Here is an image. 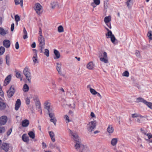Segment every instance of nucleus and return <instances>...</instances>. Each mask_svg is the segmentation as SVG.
Returning <instances> with one entry per match:
<instances>
[{
	"label": "nucleus",
	"instance_id": "49530a36",
	"mask_svg": "<svg viewBox=\"0 0 152 152\" xmlns=\"http://www.w3.org/2000/svg\"><path fill=\"white\" fill-rule=\"evenodd\" d=\"M90 91L91 93L93 95H96L97 93V92L94 89L92 88H90Z\"/></svg>",
	"mask_w": 152,
	"mask_h": 152
},
{
	"label": "nucleus",
	"instance_id": "a211bd4d",
	"mask_svg": "<svg viewBox=\"0 0 152 152\" xmlns=\"http://www.w3.org/2000/svg\"><path fill=\"white\" fill-rule=\"evenodd\" d=\"M53 53L55 55V57H54V59H58L60 58L61 55L58 50L56 49L54 50Z\"/></svg>",
	"mask_w": 152,
	"mask_h": 152
},
{
	"label": "nucleus",
	"instance_id": "ddd939ff",
	"mask_svg": "<svg viewBox=\"0 0 152 152\" xmlns=\"http://www.w3.org/2000/svg\"><path fill=\"white\" fill-rule=\"evenodd\" d=\"M100 60L105 63H108V61L107 59V54L106 52H104L103 57L100 58Z\"/></svg>",
	"mask_w": 152,
	"mask_h": 152
},
{
	"label": "nucleus",
	"instance_id": "338daca9",
	"mask_svg": "<svg viewBox=\"0 0 152 152\" xmlns=\"http://www.w3.org/2000/svg\"><path fill=\"white\" fill-rule=\"evenodd\" d=\"M31 47L33 48H34L36 47V43L35 42H34L31 45Z\"/></svg>",
	"mask_w": 152,
	"mask_h": 152
},
{
	"label": "nucleus",
	"instance_id": "a19ab883",
	"mask_svg": "<svg viewBox=\"0 0 152 152\" xmlns=\"http://www.w3.org/2000/svg\"><path fill=\"white\" fill-rule=\"evenodd\" d=\"M35 105L37 108L39 109L41 108L40 103L39 101H37L35 102Z\"/></svg>",
	"mask_w": 152,
	"mask_h": 152
},
{
	"label": "nucleus",
	"instance_id": "de8ad7c7",
	"mask_svg": "<svg viewBox=\"0 0 152 152\" xmlns=\"http://www.w3.org/2000/svg\"><path fill=\"white\" fill-rule=\"evenodd\" d=\"M129 73L127 71H125L122 74V75L124 77H128L129 76Z\"/></svg>",
	"mask_w": 152,
	"mask_h": 152
},
{
	"label": "nucleus",
	"instance_id": "a878e982",
	"mask_svg": "<svg viewBox=\"0 0 152 152\" xmlns=\"http://www.w3.org/2000/svg\"><path fill=\"white\" fill-rule=\"evenodd\" d=\"M6 107V104L5 103L0 102V110H4Z\"/></svg>",
	"mask_w": 152,
	"mask_h": 152
},
{
	"label": "nucleus",
	"instance_id": "774afa93",
	"mask_svg": "<svg viewBox=\"0 0 152 152\" xmlns=\"http://www.w3.org/2000/svg\"><path fill=\"white\" fill-rule=\"evenodd\" d=\"M42 145L43 147V148H44L46 147L47 145L44 142H42Z\"/></svg>",
	"mask_w": 152,
	"mask_h": 152
},
{
	"label": "nucleus",
	"instance_id": "7ed1b4c3",
	"mask_svg": "<svg viewBox=\"0 0 152 152\" xmlns=\"http://www.w3.org/2000/svg\"><path fill=\"white\" fill-rule=\"evenodd\" d=\"M34 9L37 14L40 15L43 12V9L42 5L39 3H35Z\"/></svg>",
	"mask_w": 152,
	"mask_h": 152
},
{
	"label": "nucleus",
	"instance_id": "0eeeda50",
	"mask_svg": "<svg viewBox=\"0 0 152 152\" xmlns=\"http://www.w3.org/2000/svg\"><path fill=\"white\" fill-rule=\"evenodd\" d=\"M141 130L142 133L148 137L147 138H145V140L150 142H152V134L150 133H147L143 130L141 129Z\"/></svg>",
	"mask_w": 152,
	"mask_h": 152
},
{
	"label": "nucleus",
	"instance_id": "aec40b11",
	"mask_svg": "<svg viewBox=\"0 0 152 152\" xmlns=\"http://www.w3.org/2000/svg\"><path fill=\"white\" fill-rule=\"evenodd\" d=\"M9 148V146L8 144L4 143L2 144L1 147V149H3L6 151H7Z\"/></svg>",
	"mask_w": 152,
	"mask_h": 152
},
{
	"label": "nucleus",
	"instance_id": "ea45409f",
	"mask_svg": "<svg viewBox=\"0 0 152 152\" xmlns=\"http://www.w3.org/2000/svg\"><path fill=\"white\" fill-rule=\"evenodd\" d=\"M132 118H137V117H140V118H143V117L141 115H140L139 114H137V113H134L132 115Z\"/></svg>",
	"mask_w": 152,
	"mask_h": 152
},
{
	"label": "nucleus",
	"instance_id": "5fc2aeb1",
	"mask_svg": "<svg viewBox=\"0 0 152 152\" xmlns=\"http://www.w3.org/2000/svg\"><path fill=\"white\" fill-rule=\"evenodd\" d=\"M94 3L96 5H98L100 3V0H94Z\"/></svg>",
	"mask_w": 152,
	"mask_h": 152
},
{
	"label": "nucleus",
	"instance_id": "f257e3e1",
	"mask_svg": "<svg viewBox=\"0 0 152 152\" xmlns=\"http://www.w3.org/2000/svg\"><path fill=\"white\" fill-rule=\"evenodd\" d=\"M38 41L39 42V47L40 51V52L42 53L43 50L44 49L45 42V38L42 36V34H40L38 38Z\"/></svg>",
	"mask_w": 152,
	"mask_h": 152
},
{
	"label": "nucleus",
	"instance_id": "603ef678",
	"mask_svg": "<svg viewBox=\"0 0 152 152\" xmlns=\"http://www.w3.org/2000/svg\"><path fill=\"white\" fill-rule=\"evenodd\" d=\"M48 114L49 116V117L50 118H55L54 117V114L53 113H50L48 112Z\"/></svg>",
	"mask_w": 152,
	"mask_h": 152
},
{
	"label": "nucleus",
	"instance_id": "a18cd8bd",
	"mask_svg": "<svg viewBox=\"0 0 152 152\" xmlns=\"http://www.w3.org/2000/svg\"><path fill=\"white\" fill-rule=\"evenodd\" d=\"M149 39L150 40H152V34L151 31H149L147 35Z\"/></svg>",
	"mask_w": 152,
	"mask_h": 152
},
{
	"label": "nucleus",
	"instance_id": "bb28decb",
	"mask_svg": "<svg viewBox=\"0 0 152 152\" xmlns=\"http://www.w3.org/2000/svg\"><path fill=\"white\" fill-rule=\"evenodd\" d=\"M14 1L16 5L20 4L21 7L23 6V0H14Z\"/></svg>",
	"mask_w": 152,
	"mask_h": 152
},
{
	"label": "nucleus",
	"instance_id": "e2e57ef3",
	"mask_svg": "<svg viewBox=\"0 0 152 152\" xmlns=\"http://www.w3.org/2000/svg\"><path fill=\"white\" fill-rule=\"evenodd\" d=\"M135 55H136L138 57H140V53L138 51H136L135 53Z\"/></svg>",
	"mask_w": 152,
	"mask_h": 152
},
{
	"label": "nucleus",
	"instance_id": "6e6d98bb",
	"mask_svg": "<svg viewBox=\"0 0 152 152\" xmlns=\"http://www.w3.org/2000/svg\"><path fill=\"white\" fill-rule=\"evenodd\" d=\"M108 5V2L107 0H106L104 1V7L105 9H107Z\"/></svg>",
	"mask_w": 152,
	"mask_h": 152
},
{
	"label": "nucleus",
	"instance_id": "680f3d73",
	"mask_svg": "<svg viewBox=\"0 0 152 152\" xmlns=\"http://www.w3.org/2000/svg\"><path fill=\"white\" fill-rule=\"evenodd\" d=\"M14 24L13 23L11 24V30L12 31H13L14 30Z\"/></svg>",
	"mask_w": 152,
	"mask_h": 152
},
{
	"label": "nucleus",
	"instance_id": "e433bc0d",
	"mask_svg": "<svg viewBox=\"0 0 152 152\" xmlns=\"http://www.w3.org/2000/svg\"><path fill=\"white\" fill-rule=\"evenodd\" d=\"M28 134L31 138L32 139H34V138L35 136V134L33 132L30 131L28 133Z\"/></svg>",
	"mask_w": 152,
	"mask_h": 152
},
{
	"label": "nucleus",
	"instance_id": "58836bf2",
	"mask_svg": "<svg viewBox=\"0 0 152 152\" xmlns=\"http://www.w3.org/2000/svg\"><path fill=\"white\" fill-rule=\"evenodd\" d=\"M15 21L16 22V25L17 26L18 24V22L20 21V19L19 16L17 15H16L15 16Z\"/></svg>",
	"mask_w": 152,
	"mask_h": 152
},
{
	"label": "nucleus",
	"instance_id": "5701e85b",
	"mask_svg": "<svg viewBox=\"0 0 152 152\" xmlns=\"http://www.w3.org/2000/svg\"><path fill=\"white\" fill-rule=\"evenodd\" d=\"M126 4L128 7L131 8L132 5L133 4V0H126Z\"/></svg>",
	"mask_w": 152,
	"mask_h": 152
},
{
	"label": "nucleus",
	"instance_id": "f8f14e48",
	"mask_svg": "<svg viewBox=\"0 0 152 152\" xmlns=\"http://www.w3.org/2000/svg\"><path fill=\"white\" fill-rule=\"evenodd\" d=\"M86 68L89 70H93L94 69V64L92 61H90L87 64Z\"/></svg>",
	"mask_w": 152,
	"mask_h": 152
},
{
	"label": "nucleus",
	"instance_id": "bf43d9fd",
	"mask_svg": "<svg viewBox=\"0 0 152 152\" xmlns=\"http://www.w3.org/2000/svg\"><path fill=\"white\" fill-rule=\"evenodd\" d=\"M12 132V129L10 128L8 130V131L7 132V135L8 136H9L10 134Z\"/></svg>",
	"mask_w": 152,
	"mask_h": 152
},
{
	"label": "nucleus",
	"instance_id": "052dcab7",
	"mask_svg": "<svg viewBox=\"0 0 152 152\" xmlns=\"http://www.w3.org/2000/svg\"><path fill=\"white\" fill-rule=\"evenodd\" d=\"M15 46L16 49H18L19 48V46L18 42H17L16 43Z\"/></svg>",
	"mask_w": 152,
	"mask_h": 152
},
{
	"label": "nucleus",
	"instance_id": "4d7b16f0",
	"mask_svg": "<svg viewBox=\"0 0 152 152\" xmlns=\"http://www.w3.org/2000/svg\"><path fill=\"white\" fill-rule=\"evenodd\" d=\"M49 147L50 148L52 149H53L55 147V145L53 144L50 143L49 144Z\"/></svg>",
	"mask_w": 152,
	"mask_h": 152
},
{
	"label": "nucleus",
	"instance_id": "1a4fd4ad",
	"mask_svg": "<svg viewBox=\"0 0 152 152\" xmlns=\"http://www.w3.org/2000/svg\"><path fill=\"white\" fill-rule=\"evenodd\" d=\"M7 121V118L5 115H3L0 117V125H5Z\"/></svg>",
	"mask_w": 152,
	"mask_h": 152
},
{
	"label": "nucleus",
	"instance_id": "f3484780",
	"mask_svg": "<svg viewBox=\"0 0 152 152\" xmlns=\"http://www.w3.org/2000/svg\"><path fill=\"white\" fill-rule=\"evenodd\" d=\"M50 103L48 102H46L44 103V108L48 110V112H50L52 110L50 109Z\"/></svg>",
	"mask_w": 152,
	"mask_h": 152
},
{
	"label": "nucleus",
	"instance_id": "2eb2a0df",
	"mask_svg": "<svg viewBox=\"0 0 152 152\" xmlns=\"http://www.w3.org/2000/svg\"><path fill=\"white\" fill-rule=\"evenodd\" d=\"M56 64V69L58 73L61 75L62 73L61 72L62 64L61 63L57 62Z\"/></svg>",
	"mask_w": 152,
	"mask_h": 152
},
{
	"label": "nucleus",
	"instance_id": "09e8293b",
	"mask_svg": "<svg viewBox=\"0 0 152 152\" xmlns=\"http://www.w3.org/2000/svg\"><path fill=\"white\" fill-rule=\"evenodd\" d=\"M50 121L51 122H53L55 125H56V118L55 117L54 118H52L50 119Z\"/></svg>",
	"mask_w": 152,
	"mask_h": 152
},
{
	"label": "nucleus",
	"instance_id": "f03ea898",
	"mask_svg": "<svg viewBox=\"0 0 152 152\" xmlns=\"http://www.w3.org/2000/svg\"><path fill=\"white\" fill-rule=\"evenodd\" d=\"M75 149L78 152H84L85 150V146L82 144L81 141L75 142L74 145Z\"/></svg>",
	"mask_w": 152,
	"mask_h": 152
},
{
	"label": "nucleus",
	"instance_id": "9b49d317",
	"mask_svg": "<svg viewBox=\"0 0 152 152\" xmlns=\"http://www.w3.org/2000/svg\"><path fill=\"white\" fill-rule=\"evenodd\" d=\"M51 7L52 9H54L55 8H60L61 5L57 1H53L51 3Z\"/></svg>",
	"mask_w": 152,
	"mask_h": 152
},
{
	"label": "nucleus",
	"instance_id": "69168bd1",
	"mask_svg": "<svg viewBox=\"0 0 152 152\" xmlns=\"http://www.w3.org/2000/svg\"><path fill=\"white\" fill-rule=\"evenodd\" d=\"M91 116L92 118H95L96 116L95 114L93 112H91Z\"/></svg>",
	"mask_w": 152,
	"mask_h": 152
},
{
	"label": "nucleus",
	"instance_id": "393cba45",
	"mask_svg": "<svg viewBox=\"0 0 152 152\" xmlns=\"http://www.w3.org/2000/svg\"><path fill=\"white\" fill-rule=\"evenodd\" d=\"M22 139L25 142H28L29 140V137L27 136L26 134H24L22 136Z\"/></svg>",
	"mask_w": 152,
	"mask_h": 152
},
{
	"label": "nucleus",
	"instance_id": "c03bdc74",
	"mask_svg": "<svg viewBox=\"0 0 152 152\" xmlns=\"http://www.w3.org/2000/svg\"><path fill=\"white\" fill-rule=\"evenodd\" d=\"M6 64L8 65H10V61L9 59L10 58V56L8 55H7L6 56Z\"/></svg>",
	"mask_w": 152,
	"mask_h": 152
},
{
	"label": "nucleus",
	"instance_id": "72a5a7b5",
	"mask_svg": "<svg viewBox=\"0 0 152 152\" xmlns=\"http://www.w3.org/2000/svg\"><path fill=\"white\" fill-rule=\"evenodd\" d=\"M57 30L58 32L59 33L63 32L64 31V28L61 25L59 26L58 27Z\"/></svg>",
	"mask_w": 152,
	"mask_h": 152
},
{
	"label": "nucleus",
	"instance_id": "c85d7f7f",
	"mask_svg": "<svg viewBox=\"0 0 152 152\" xmlns=\"http://www.w3.org/2000/svg\"><path fill=\"white\" fill-rule=\"evenodd\" d=\"M146 101L142 98L139 97L136 99V102L137 103L143 102L145 104Z\"/></svg>",
	"mask_w": 152,
	"mask_h": 152
},
{
	"label": "nucleus",
	"instance_id": "0e129e2a",
	"mask_svg": "<svg viewBox=\"0 0 152 152\" xmlns=\"http://www.w3.org/2000/svg\"><path fill=\"white\" fill-rule=\"evenodd\" d=\"M3 92L2 90L1 86L0 85V94L1 96H2L3 95Z\"/></svg>",
	"mask_w": 152,
	"mask_h": 152
},
{
	"label": "nucleus",
	"instance_id": "cd10ccee",
	"mask_svg": "<svg viewBox=\"0 0 152 152\" xmlns=\"http://www.w3.org/2000/svg\"><path fill=\"white\" fill-rule=\"evenodd\" d=\"M49 133L52 141L53 142H54L55 140L54 138L55 134L54 132H53L50 131L49 132Z\"/></svg>",
	"mask_w": 152,
	"mask_h": 152
},
{
	"label": "nucleus",
	"instance_id": "4be33fe9",
	"mask_svg": "<svg viewBox=\"0 0 152 152\" xmlns=\"http://www.w3.org/2000/svg\"><path fill=\"white\" fill-rule=\"evenodd\" d=\"M71 133L73 137V139L75 141V142H77L78 141H81L78 138V135L77 134L73 132Z\"/></svg>",
	"mask_w": 152,
	"mask_h": 152
},
{
	"label": "nucleus",
	"instance_id": "7c9ffc66",
	"mask_svg": "<svg viewBox=\"0 0 152 152\" xmlns=\"http://www.w3.org/2000/svg\"><path fill=\"white\" fill-rule=\"evenodd\" d=\"M118 139L117 138H114L112 139L111 142V145L113 146L115 145L117 142Z\"/></svg>",
	"mask_w": 152,
	"mask_h": 152
},
{
	"label": "nucleus",
	"instance_id": "c9c22d12",
	"mask_svg": "<svg viewBox=\"0 0 152 152\" xmlns=\"http://www.w3.org/2000/svg\"><path fill=\"white\" fill-rule=\"evenodd\" d=\"M29 90V87L26 84L24 85L23 88V90L24 92H27Z\"/></svg>",
	"mask_w": 152,
	"mask_h": 152
},
{
	"label": "nucleus",
	"instance_id": "8fccbe9b",
	"mask_svg": "<svg viewBox=\"0 0 152 152\" xmlns=\"http://www.w3.org/2000/svg\"><path fill=\"white\" fill-rule=\"evenodd\" d=\"M16 76L17 78H19L21 76V75L19 72H16Z\"/></svg>",
	"mask_w": 152,
	"mask_h": 152
},
{
	"label": "nucleus",
	"instance_id": "4c0bfd02",
	"mask_svg": "<svg viewBox=\"0 0 152 152\" xmlns=\"http://www.w3.org/2000/svg\"><path fill=\"white\" fill-rule=\"evenodd\" d=\"M5 51V48L4 47L1 46L0 47V56L3 54Z\"/></svg>",
	"mask_w": 152,
	"mask_h": 152
},
{
	"label": "nucleus",
	"instance_id": "79ce46f5",
	"mask_svg": "<svg viewBox=\"0 0 152 152\" xmlns=\"http://www.w3.org/2000/svg\"><path fill=\"white\" fill-rule=\"evenodd\" d=\"M64 118L65 119L66 123L69 122L70 121L69 120V117L67 115H65L64 116Z\"/></svg>",
	"mask_w": 152,
	"mask_h": 152
},
{
	"label": "nucleus",
	"instance_id": "412c9836",
	"mask_svg": "<svg viewBox=\"0 0 152 152\" xmlns=\"http://www.w3.org/2000/svg\"><path fill=\"white\" fill-rule=\"evenodd\" d=\"M21 104V102L19 99H18L16 102L15 104V109L16 110H18Z\"/></svg>",
	"mask_w": 152,
	"mask_h": 152
},
{
	"label": "nucleus",
	"instance_id": "9d476101",
	"mask_svg": "<svg viewBox=\"0 0 152 152\" xmlns=\"http://www.w3.org/2000/svg\"><path fill=\"white\" fill-rule=\"evenodd\" d=\"M111 16H106L105 17L104 20V21L105 23L106 24V25L110 28H111V27L110 23H108L111 20Z\"/></svg>",
	"mask_w": 152,
	"mask_h": 152
},
{
	"label": "nucleus",
	"instance_id": "39448f33",
	"mask_svg": "<svg viewBox=\"0 0 152 152\" xmlns=\"http://www.w3.org/2000/svg\"><path fill=\"white\" fill-rule=\"evenodd\" d=\"M96 122V121H91L87 124V129L88 131L91 132L95 128Z\"/></svg>",
	"mask_w": 152,
	"mask_h": 152
},
{
	"label": "nucleus",
	"instance_id": "13d9d810",
	"mask_svg": "<svg viewBox=\"0 0 152 152\" xmlns=\"http://www.w3.org/2000/svg\"><path fill=\"white\" fill-rule=\"evenodd\" d=\"M26 103L27 104H29L30 103V100L29 98L27 97L26 99Z\"/></svg>",
	"mask_w": 152,
	"mask_h": 152
},
{
	"label": "nucleus",
	"instance_id": "6ab92c4d",
	"mask_svg": "<svg viewBox=\"0 0 152 152\" xmlns=\"http://www.w3.org/2000/svg\"><path fill=\"white\" fill-rule=\"evenodd\" d=\"M11 79V76L10 75H8L6 78H5L4 81V86H6L10 82Z\"/></svg>",
	"mask_w": 152,
	"mask_h": 152
},
{
	"label": "nucleus",
	"instance_id": "37998d69",
	"mask_svg": "<svg viewBox=\"0 0 152 152\" xmlns=\"http://www.w3.org/2000/svg\"><path fill=\"white\" fill-rule=\"evenodd\" d=\"M145 104L148 106L150 109L152 110V103L150 102H146Z\"/></svg>",
	"mask_w": 152,
	"mask_h": 152
},
{
	"label": "nucleus",
	"instance_id": "2f4dec72",
	"mask_svg": "<svg viewBox=\"0 0 152 152\" xmlns=\"http://www.w3.org/2000/svg\"><path fill=\"white\" fill-rule=\"evenodd\" d=\"M113 127L111 126H109L107 128V131L109 134L112 133L113 132Z\"/></svg>",
	"mask_w": 152,
	"mask_h": 152
},
{
	"label": "nucleus",
	"instance_id": "f704fd0d",
	"mask_svg": "<svg viewBox=\"0 0 152 152\" xmlns=\"http://www.w3.org/2000/svg\"><path fill=\"white\" fill-rule=\"evenodd\" d=\"M44 54L47 57H48L49 56V51L47 49H45L43 51V52Z\"/></svg>",
	"mask_w": 152,
	"mask_h": 152
},
{
	"label": "nucleus",
	"instance_id": "4468645a",
	"mask_svg": "<svg viewBox=\"0 0 152 152\" xmlns=\"http://www.w3.org/2000/svg\"><path fill=\"white\" fill-rule=\"evenodd\" d=\"M67 105L71 108L73 109H75V103L73 100H69L67 102Z\"/></svg>",
	"mask_w": 152,
	"mask_h": 152
},
{
	"label": "nucleus",
	"instance_id": "20e7f679",
	"mask_svg": "<svg viewBox=\"0 0 152 152\" xmlns=\"http://www.w3.org/2000/svg\"><path fill=\"white\" fill-rule=\"evenodd\" d=\"M23 72V74L26 76L27 79L29 83H30L31 82V73L28 68L26 67L24 68Z\"/></svg>",
	"mask_w": 152,
	"mask_h": 152
},
{
	"label": "nucleus",
	"instance_id": "423d86ee",
	"mask_svg": "<svg viewBox=\"0 0 152 152\" xmlns=\"http://www.w3.org/2000/svg\"><path fill=\"white\" fill-rule=\"evenodd\" d=\"M105 28L108 31V32L106 34V36L109 37L110 38L112 42L114 44H115V41L116 40V39L114 35L112 34V32L110 31H109L107 27H105Z\"/></svg>",
	"mask_w": 152,
	"mask_h": 152
},
{
	"label": "nucleus",
	"instance_id": "3c124183",
	"mask_svg": "<svg viewBox=\"0 0 152 152\" xmlns=\"http://www.w3.org/2000/svg\"><path fill=\"white\" fill-rule=\"evenodd\" d=\"M5 131V129L4 127L0 126V133L4 132Z\"/></svg>",
	"mask_w": 152,
	"mask_h": 152
},
{
	"label": "nucleus",
	"instance_id": "dca6fc26",
	"mask_svg": "<svg viewBox=\"0 0 152 152\" xmlns=\"http://www.w3.org/2000/svg\"><path fill=\"white\" fill-rule=\"evenodd\" d=\"M10 41L7 39H5L3 42V46L7 48H9L10 47Z\"/></svg>",
	"mask_w": 152,
	"mask_h": 152
},
{
	"label": "nucleus",
	"instance_id": "864d4df0",
	"mask_svg": "<svg viewBox=\"0 0 152 152\" xmlns=\"http://www.w3.org/2000/svg\"><path fill=\"white\" fill-rule=\"evenodd\" d=\"M142 118H143L138 117V118L136 120L137 122L139 124L141 123L142 121L141 119Z\"/></svg>",
	"mask_w": 152,
	"mask_h": 152
},
{
	"label": "nucleus",
	"instance_id": "b1692460",
	"mask_svg": "<svg viewBox=\"0 0 152 152\" xmlns=\"http://www.w3.org/2000/svg\"><path fill=\"white\" fill-rule=\"evenodd\" d=\"M29 123V121L28 120H24L22 121V126L23 127H26L28 126Z\"/></svg>",
	"mask_w": 152,
	"mask_h": 152
},
{
	"label": "nucleus",
	"instance_id": "6e6552de",
	"mask_svg": "<svg viewBox=\"0 0 152 152\" xmlns=\"http://www.w3.org/2000/svg\"><path fill=\"white\" fill-rule=\"evenodd\" d=\"M15 92V88L14 86H12L9 90L7 91V95L8 97H12Z\"/></svg>",
	"mask_w": 152,
	"mask_h": 152
},
{
	"label": "nucleus",
	"instance_id": "c756f323",
	"mask_svg": "<svg viewBox=\"0 0 152 152\" xmlns=\"http://www.w3.org/2000/svg\"><path fill=\"white\" fill-rule=\"evenodd\" d=\"M7 31L5 30L3 28L0 27V34L2 35H4L8 33Z\"/></svg>",
	"mask_w": 152,
	"mask_h": 152
},
{
	"label": "nucleus",
	"instance_id": "473e14b6",
	"mask_svg": "<svg viewBox=\"0 0 152 152\" xmlns=\"http://www.w3.org/2000/svg\"><path fill=\"white\" fill-rule=\"evenodd\" d=\"M33 61L34 63H38L37 53L35 54L33 58Z\"/></svg>",
	"mask_w": 152,
	"mask_h": 152
}]
</instances>
